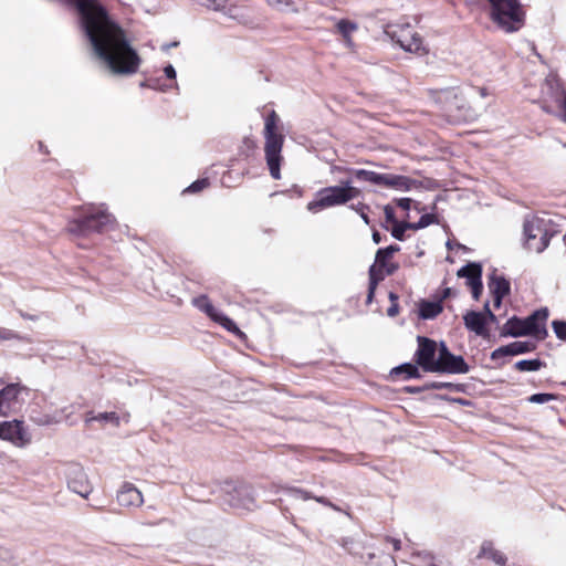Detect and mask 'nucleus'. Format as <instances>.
Returning <instances> with one entry per match:
<instances>
[{
  "label": "nucleus",
  "instance_id": "nucleus-1",
  "mask_svg": "<svg viewBox=\"0 0 566 566\" xmlns=\"http://www.w3.org/2000/svg\"><path fill=\"white\" fill-rule=\"evenodd\" d=\"M77 15V28L91 53L111 74L137 73L142 59L125 30L111 17L101 0H66Z\"/></svg>",
  "mask_w": 566,
  "mask_h": 566
},
{
  "label": "nucleus",
  "instance_id": "nucleus-2",
  "mask_svg": "<svg viewBox=\"0 0 566 566\" xmlns=\"http://www.w3.org/2000/svg\"><path fill=\"white\" fill-rule=\"evenodd\" d=\"M115 218L107 212L105 205H87L75 210V216L69 221L66 230L77 237L91 233H102L109 230Z\"/></svg>",
  "mask_w": 566,
  "mask_h": 566
},
{
  "label": "nucleus",
  "instance_id": "nucleus-3",
  "mask_svg": "<svg viewBox=\"0 0 566 566\" xmlns=\"http://www.w3.org/2000/svg\"><path fill=\"white\" fill-rule=\"evenodd\" d=\"M556 233L555 224L547 214H527L523 222V247L528 251L542 253Z\"/></svg>",
  "mask_w": 566,
  "mask_h": 566
},
{
  "label": "nucleus",
  "instance_id": "nucleus-4",
  "mask_svg": "<svg viewBox=\"0 0 566 566\" xmlns=\"http://www.w3.org/2000/svg\"><path fill=\"white\" fill-rule=\"evenodd\" d=\"M279 115L275 111L268 114L264 123V153L270 175L273 179L281 178V161L283 159L281 153L284 143V136L277 132Z\"/></svg>",
  "mask_w": 566,
  "mask_h": 566
},
{
  "label": "nucleus",
  "instance_id": "nucleus-5",
  "mask_svg": "<svg viewBox=\"0 0 566 566\" xmlns=\"http://www.w3.org/2000/svg\"><path fill=\"white\" fill-rule=\"evenodd\" d=\"M547 318L548 310L546 307L536 310L524 319L513 316L504 324L501 336L520 337L532 335L538 340H542L547 336V329L545 327Z\"/></svg>",
  "mask_w": 566,
  "mask_h": 566
},
{
  "label": "nucleus",
  "instance_id": "nucleus-6",
  "mask_svg": "<svg viewBox=\"0 0 566 566\" xmlns=\"http://www.w3.org/2000/svg\"><path fill=\"white\" fill-rule=\"evenodd\" d=\"M490 18L507 33L518 31L525 23V11L520 0H489Z\"/></svg>",
  "mask_w": 566,
  "mask_h": 566
},
{
  "label": "nucleus",
  "instance_id": "nucleus-7",
  "mask_svg": "<svg viewBox=\"0 0 566 566\" xmlns=\"http://www.w3.org/2000/svg\"><path fill=\"white\" fill-rule=\"evenodd\" d=\"M391 258V254L384 252V248L377 250L375 262L368 270L369 283L366 298L367 304L373 302L379 282H381L386 275H392L398 270V264L390 262Z\"/></svg>",
  "mask_w": 566,
  "mask_h": 566
},
{
  "label": "nucleus",
  "instance_id": "nucleus-8",
  "mask_svg": "<svg viewBox=\"0 0 566 566\" xmlns=\"http://www.w3.org/2000/svg\"><path fill=\"white\" fill-rule=\"evenodd\" d=\"M470 367L460 355H453L446 343L439 344V355L432 373L440 374H467Z\"/></svg>",
  "mask_w": 566,
  "mask_h": 566
},
{
  "label": "nucleus",
  "instance_id": "nucleus-9",
  "mask_svg": "<svg viewBox=\"0 0 566 566\" xmlns=\"http://www.w3.org/2000/svg\"><path fill=\"white\" fill-rule=\"evenodd\" d=\"M346 205L345 195L343 188L336 186H329L319 189L316 192V198L310 201L306 206L307 210L312 213H317L324 209H328L336 206Z\"/></svg>",
  "mask_w": 566,
  "mask_h": 566
},
{
  "label": "nucleus",
  "instance_id": "nucleus-10",
  "mask_svg": "<svg viewBox=\"0 0 566 566\" xmlns=\"http://www.w3.org/2000/svg\"><path fill=\"white\" fill-rule=\"evenodd\" d=\"M66 485L73 493L87 499L93 492V485L90 482L83 467L76 463L67 465L65 470Z\"/></svg>",
  "mask_w": 566,
  "mask_h": 566
},
{
  "label": "nucleus",
  "instance_id": "nucleus-11",
  "mask_svg": "<svg viewBox=\"0 0 566 566\" xmlns=\"http://www.w3.org/2000/svg\"><path fill=\"white\" fill-rule=\"evenodd\" d=\"M418 348L415 353V360L424 371L432 373L439 355V345L433 339L418 336Z\"/></svg>",
  "mask_w": 566,
  "mask_h": 566
},
{
  "label": "nucleus",
  "instance_id": "nucleus-12",
  "mask_svg": "<svg viewBox=\"0 0 566 566\" xmlns=\"http://www.w3.org/2000/svg\"><path fill=\"white\" fill-rule=\"evenodd\" d=\"M29 389L19 384H8L0 390V417H8L21 406L23 399L22 394H28Z\"/></svg>",
  "mask_w": 566,
  "mask_h": 566
},
{
  "label": "nucleus",
  "instance_id": "nucleus-13",
  "mask_svg": "<svg viewBox=\"0 0 566 566\" xmlns=\"http://www.w3.org/2000/svg\"><path fill=\"white\" fill-rule=\"evenodd\" d=\"M192 305L200 312H203L213 322L220 324L228 332L240 334V329L235 323L223 313L219 312L210 302L207 295H199L191 301Z\"/></svg>",
  "mask_w": 566,
  "mask_h": 566
},
{
  "label": "nucleus",
  "instance_id": "nucleus-14",
  "mask_svg": "<svg viewBox=\"0 0 566 566\" xmlns=\"http://www.w3.org/2000/svg\"><path fill=\"white\" fill-rule=\"evenodd\" d=\"M230 506L252 511L256 507L255 492L251 485L239 484L227 492L224 500Z\"/></svg>",
  "mask_w": 566,
  "mask_h": 566
},
{
  "label": "nucleus",
  "instance_id": "nucleus-15",
  "mask_svg": "<svg viewBox=\"0 0 566 566\" xmlns=\"http://www.w3.org/2000/svg\"><path fill=\"white\" fill-rule=\"evenodd\" d=\"M391 39L407 52L417 54L426 52L422 38L417 32H413L409 25L402 27L398 31H394Z\"/></svg>",
  "mask_w": 566,
  "mask_h": 566
},
{
  "label": "nucleus",
  "instance_id": "nucleus-16",
  "mask_svg": "<svg viewBox=\"0 0 566 566\" xmlns=\"http://www.w3.org/2000/svg\"><path fill=\"white\" fill-rule=\"evenodd\" d=\"M0 439L10 441L17 447H23L30 442V437L20 420L0 422Z\"/></svg>",
  "mask_w": 566,
  "mask_h": 566
},
{
  "label": "nucleus",
  "instance_id": "nucleus-17",
  "mask_svg": "<svg viewBox=\"0 0 566 566\" xmlns=\"http://www.w3.org/2000/svg\"><path fill=\"white\" fill-rule=\"evenodd\" d=\"M117 502L123 507H138L143 504L142 492L129 482H125L117 492Z\"/></svg>",
  "mask_w": 566,
  "mask_h": 566
},
{
  "label": "nucleus",
  "instance_id": "nucleus-18",
  "mask_svg": "<svg viewBox=\"0 0 566 566\" xmlns=\"http://www.w3.org/2000/svg\"><path fill=\"white\" fill-rule=\"evenodd\" d=\"M535 348H536V344L534 342L516 340V342H513L505 346H501V347L496 348L495 350H493L491 354V358L497 359L503 356L521 355V354L533 352Z\"/></svg>",
  "mask_w": 566,
  "mask_h": 566
},
{
  "label": "nucleus",
  "instance_id": "nucleus-19",
  "mask_svg": "<svg viewBox=\"0 0 566 566\" xmlns=\"http://www.w3.org/2000/svg\"><path fill=\"white\" fill-rule=\"evenodd\" d=\"M399 191H410L418 187V181L402 175L382 174L381 185Z\"/></svg>",
  "mask_w": 566,
  "mask_h": 566
},
{
  "label": "nucleus",
  "instance_id": "nucleus-20",
  "mask_svg": "<svg viewBox=\"0 0 566 566\" xmlns=\"http://www.w3.org/2000/svg\"><path fill=\"white\" fill-rule=\"evenodd\" d=\"M464 325L465 327L474 332L476 335L484 336L486 333L485 325H486V318L483 313L475 312V311H469L463 316Z\"/></svg>",
  "mask_w": 566,
  "mask_h": 566
},
{
  "label": "nucleus",
  "instance_id": "nucleus-21",
  "mask_svg": "<svg viewBox=\"0 0 566 566\" xmlns=\"http://www.w3.org/2000/svg\"><path fill=\"white\" fill-rule=\"evenodd\" d=\"M459 277H465L468 285L482 281V266L480 263L470 262L458 270Z\"/></svg>",
  "mask_w": 566,
  "mask_h": 566
},
{
  "label": "nucleus",
  "instance_id": "nucleus-22",
  "mask_svg": "<svg viewBox=\"0 0 566 566\" xmlns=\"http://www.w3.org/2000/svg\"><path fill=\"white\" fill-rule=\"evenodd\" d=\"M489 289L493 295L505 297L511 291V284L504 276L493 274L490 277Z\"/></svg>",
  "mask_w": 566,
  "mask_h": 566
},
{
  "label": "nucleus",
  "instance_id": "nucleus-23",
  "mask_svg": "<svg viewBox=\"0 0 566 566\" xmlns=\"http://www.w3.org/2000/svg\"><path fill=\"white\" fill-rule=\"evenodd\" d=\"M285 491L293 497L295 499H300V500H303V501H306V500H310V499H313L315 500L316 502L325 505V506H329V507H333L335 509V506L331 503V501L324 496H315L313 495L312 493L305 491V490H302V489H297V488H285Z\"/></svg>",
  "mask_w": 566,
  "mask_h": 566
},
{
  "label": "nucleus",
  "instance_id": "nucleus-24",
  "mask_svg": "<svg viewBox=\"0 0 566 566\" xmlns=\"http://www.w3.org/2000/svg\"><path fill=\"white\" fill-rule=\"evenodd\" d=\"M365 563L367 566H397L394 557L390 554L384 552L378 554L368 553Z\"/></svg>",
  "mask_w": 566,
  "mask_h": 566
},
{
  "label": "nucleus",
  "instance_id": "nucleus-25",
  "mask_svg": "<svg viewBox=\"0 0 566 566\" xmlns=\"http://www.w3.org/2000/svg\"><path fill=\"white\" fill-rule=\"evenodd\" d=\"M442 312L440 302L422 301L419 307V316L423 319H432Z\"/></svg>",
  "mask_w": 566,
  "mask_h": 566
},
{
  "label": "nucleus",
  "instance_id": "nucleus-26",
  "mask_svg": "<svg viewBox=\"0 0 566 566\" xmlns=\"http://www.w3.org/2000/svg\"><path fill=\"white\" fill-rule=\"evenodd\" d=\"M350 172L357 180L367 181L374 185H381L382 174L366 169H345Z\"/></svg>",
  "mask_w": 566,
  "mask_h": 566
},
{
  "label": "nucleus",
  "instance_id": "nucleus-27",
  "mask_svg": "<svg viewBox=\"0 0 566 566\" xmlns=\"http://www.w3.org/2000/svg\"><path fill=\"white\" fill-rule=\"evenodd\" d=\"M337 31L342 34L347 46H353L352 33L358 29L357 23L342 19L336 24Z\"/></svg>",
  "mask_w": 566,
  "mask_h": 566
},
{
  "label": "nucleus",
  "instance_id": "nucleus-28",
  "mask_svg": "<svg viewBox=\"0 0 566 566\" xmlns=\"http://www.w3.org/2000/svg\"><path fill=\"white\" fill-rule=\"evenodd\" d=\"M480 556L489 558L497 565H504L506 562L504 554L500 551H496L492 543H483Z\"/></svg>",
  "mask_w": 566,
  "mask_h": 566
},
{
  "label": "nucleus",
  "instance_id": "nucleus-29",
  "mask_svg": "<svg viewBox=\"0 0 566 566\" xmlns=\"http://www.w3.org/2000/svg\"><path fill=\"white\" fill-rule=\"evenodd\" d=\"M392 376L403 375V379L418 378L420 373L417 365L411 363H405L400 366L395 367L391 370Z\"/></svg>",
  "mask_w": 566,
  "mask_h": 566
},
{
  "label": "nucleus",
  "instance_id": "nucleus-30",
  "mask_svg": "<svg viewBox=\"0 0 566 566\" xmlns=\"http://www.w3.org/2000/svg\"><path fill=\"white\" fill-rule=\"evenodd\" d=\"M544 366L541 359H522L515 363V369L520 371H537Z\"/></svg>",
  "mask_w": 566,
  "mask_h": 566
},
{
  "label": "nucleus",
  "instance_id": "nucleus-31",
  "mask_svg": "<svg viewBox=\"0 0 566 566\" xmlns=\"http://www.w3.org/2000/svg\"><path fill=\"white\" fill-rule=\"evenodd\" d=\"M392 226L394 227L391 230V235L395 239L400 240V241L403 240L406 230H408V229L413 230V226L410 222H397Z\"/></svg>",
  "mask_w": 566,
  "mask_h": 566
},
{
  "label": "nucleus",
  "instance_id": "nucleus-32",
  "mask_svg": "<svg viewBox=\"0 0 566 566\" xmlns=\"http://www.w3.org/2000/svg\"><path fill=\"white\" fill-rule=\"evenodd\" d=\"M557 399V395L555 394H546V392H539L534 394L527 398V401L531 403H546L553 400Z\"/></svg>",
  "mask_w": 566,
  "mask_h": 566
},
{
  "label": "nucleus",
  "instance_id": "nucleus-33",
  "mask_svg": "<svg viewBox=\"0 0 566 566\" xmlns=\"http://www.w3.org/2000/svg\"><path fill=\"white\" fill-rule=\"evenodd\" d=\"M427 389H448L450 391H459L460 385L444 381H431L424 385Z\"/></svg>",
  "mask_w": 566,
  "mask_h": 566
},
{
  "label": "nucleus",
  "instance_id": "nucleus-34",
  "mask_svg": "<svg viewBox=\"0 0 566 566\" xmlns=\"http://www.w3.org/2000/svg\"><path fill=\"white\" fill-rule=\"evenodd\" d=\"M437 222L438 221H437V218L434 214L424 213L420 217L418 222L412 223V226H413V230H420V229L427 228L428 226H430L432 223H437Z\"/></svg>",
  "mask_w": 566,
  "mask_h": 566
},
{
  "label": "nucleus",
  "instance_id": "nucleus-35",
  "mask_svg": "<svg viewBox=\"0 0 566 566\" xmlns=\"http://www.w3.org/2000/svg\"><path fill=\"white\" fill-rule=\"evenodd\" d=\"M416 558L418 566H440L436 562L434 557L428 552L417 553Z\"/></svg>",
  "mask_w": 566,
  "mask_h": 566
},
{
  "label": "nucleus",
  "instance_id": "nucleus-36",
  "mask_svg": "<svg viewBox=\"0 0 566 566\" xmlns=\"http://www.w3.org/2000/svg\"><path fill=\"white\" fill-rule=\"evenodd\" d=\"M113 422L115 426L119 424V417L115 412H102L96 417L88 419V421Z\"/></svg>",
  "mask_w": 566,
  "mask_h": 566
},
{
  "label": "nucleus",
  "instance_id": "nucleus-37",
  "mask_svg": "<svg viewBox=\"0 0 566 566\" xmlns=\"http://www.w3.org/2000/svg\"><path fill=\"white\" fill-rule=\"evenodd\" d=\"M349 208L356 211L366 224L370 223V219L366 212L369 209L367 205L358 202L357 205H350Z\"/></svg>",
  "mask_w": 566,
  "mask_h": 566
},
{
  "label": "nucleus",
  "instance_id": "nucleus-38",
  "mask_svg": "<svg viewBox=\"0 0 566 566\" xmlns=\"http://www.w3.org/2000/svg\"><path fill=\"white\" fill-rule=\"evenodd\" d=\"M13 339L22 340L23 337L10 328L0 327V340H13Z\"/></svg>",
  "mask_w": 566,
  "mask_h": 566
},
{
  "label": "nucleus",
  "instance_id": "nucleus-39",
  "mask_svg": "<svg viewBox=\"0 0 566 566\" xmlns=\"http://www.w3.org/2000/svg\"><path fill=\"white\" fill-rule=\"evenodd\" d=\"M552 326L556 336L562 340H566V322L553 321Z\"/></svg>",
  "mask_w": 566,
  "mask_h": 566
},
{
  "label": "nucleus",
  "instance_id": "nucleus-40",
  "mask_svg": "<svg viewBox=\"0 0 566 566\" xmlns=\"http://www.w3.org/2000/svg\"><path fill=\"white\" fill-rule=\"evenodd\" d=\"M226 0H202L201 4L214 11H221L226 8Z\"/></svg>",
  "mask_w": 566,
  "mask_h": 566
},
{
  "label": "nucleus",
  "instance_id": "nucleus-41",
  "mask_svg": "<svg viewBox=\"0 0 566 566\" xmlns=\"http://www.w3.org/2000/svg\"><path fill=\"white\" fill-rule=\"evenodd\" d=\"M209 185L208 179H198L195 182H192L185 191L186 192H199L202 189H205Z\"/></svg>",
  "mask_w": 566,
  "mask_h": 566
},
{
  "label": "nucleus",
  "instance_id": "nucleus-42",
  "mask_svg": "<svg viewBox=\"0 0 566 566\" xmlns=\"http://www.w3.org/2000/svg\"><path fill=\"white\" fill-rule=\"evenodd\" d=\"M343 193L345 195V201L347 203L350 200L360 196V190L353 186V187L343 188Z\"/></svg>",
  "mask_w": 566,
  "mask_h": 566
},
{
  "label": "nucleus",
  "instance_id": "nucleus-43",
  "mask_svg": "<svg viewBox=\"0 0 566 566\" xmlns=\"http://www.w3.org/2000/svg\"><path fill=\"white\" fill-rule=\"evenodd\" d=\"M384 213H385V218H386L387 222H389L391 224H395L398 222L396 219V216H395V210L390 205H386L384 207Z\"/></svg>",
  "mask_w": 566,
  "mask_h": 566
},
{
  "label": "nucleus",
  "instance_id": "nucleus-44",
  "mask_svg": "<svg viewBox=\"0 0 566 566\" xmlns=\"http://www.w3.org/2000/svg\"><path fill=\"white\" fill-rule=\"evenodd\" d=\"M472 290V296L474 300H479L480 295L482 294V291H483V284H482V281L480 282H475L473 284H470L469 285Z\"/></svg>",
  "mask_w": 566,
  "mask_h": 566
},
{
  "label": "nucleus",
  "instance_id": "nucleus-45",
  "mask_svg": "<svg viewBox=\"0 0 566 566\" xmlns=\"http://www.w3.org/2000/svg\"><path fill=\"white\" fill-rule=\"evenodd\" d=\"M397 206L403 210H409L411 207L412 200L410 198H400L395 200Z\"/></svg>",
  "mask_w": 566,
  "mask_h": 566
},
{
  "label": "nucleus",
  "instance_id": "nucleus-46",
  "mask_svg": "<svg viewBox=\"0 0 566 566\" xmlns=\"http://www.w3.org/2000/svg\"><path fill=\"white\" fill-rule=\"evenodd\" d=\"M484 313L485 318H488L490 322L495 323L497 322V317L493 314V312L490 310L489 302L484 304Z\"/></svg>",
  "mask_w": 566,
  "mask_h": 566
},
{
  "label": "nucleus",
  "instance_id": "nucleus-47",
  "mask_svg": "<svg viewBox=\"0 0 566 566\" xmlns=\"http://www.w3.org/2000/svg\"><path fill=\"white\" fill-rule=\"evenodd\" d=\"M164 72H165V75L167 78H169V80L176 78V70L171 64H168L167 66H165Z\"/></svg>",
  "mask_w": 566,
  "mask_h": 566
},
{
  "label": "nucleus",
  "instance_id": "nucleus-48",
  "mask_svg": "<svg viewBox=\"0 0 566 566\" xmlns=\"http://www.w3.org/2000/svg\"><path fill=\"white\" fill-rule=\"evenodd\" d=\"M266 2L271 7H277L280 4H285V6H292L293 4L292 0H266Z\"/></svg>",
  "mask_w": 566,
  "mask_h": 566
},
{
  "label": "nucleus",
  "instance_id": "nucleus-49",
  "mask_svg": "<svg viewBox=\"0 0 566 566\" xmlns=\"http://www.w3.org/2000/svg\"><path fill=\"white\" fill-rule=\"evenodd\" d=\"M399 312V306L397 303H391V305L387 310V315L390 317H395Z\"/></svg>",
  "mask_w": 566,
  "mask_h": 566
},
{
  "label": "nucleus",
  "instance_id": "nucleus-50",
  "mask_svg": "<svg viewBox=\"0 0 566 566\" xmlns=\"http://www.w3.org/2000/svg\"><path fill=\"white\" fill-rule=\"evenodd\" d=\"M399 251H400V247L397 245V244H391V245H388V247L384 248V252L386 254L394 255L396 252H399Z\"/></svg>",
  "mask_w": 566,
  "mask_h": 566
},
{
  "label": "nucleus",
  "instance_id": "nucleus-51",
  "mask_svg": "<svg viewBox=\"0 0 566 566\" xmlns=\"http://www.w3.org/2000/svg\"><path fill=\"white\" fill-rule=\"evenodd\" d=\"M340 545L348 551V553H353L350 545H353V541L350 538H342Z\"/></svg>",
  "mask_w": 566,
  "mask_h": 566
},
{
  "label": "nucleus",
  "instance_id": "nucleus-52",
  "mask_svg": "<svg viewBox=\"0 0 566 566\" xmlns=\"http://www.w3.org/2000/svg\"><path fill=\"white\" fill-rule=\"evenodd\" d=\"M18 313L24 319L36 321L39 318L36 315L28 314V313L23 312L22 310H18Z\"/></svg>",
  "mask_w": 566,
  "mask_h": 566
},
{
  "label": "nucleus",
  "instance_id": "nucleus-53",
  "mask_svg": "<svg viewBox=\"0 0 566 566\" xmlns=\"http://www.w3.org/2000/svg\"><path fill=\"white\" fill-rule=\"evenodd\" d=\"M386 541L390 542L392 544L395 551H399L400 549V545H401L400 539L387 537Z\"/></svg>",
  "mask_w": 566,
  "mask_h": 566
},
{
  "label": "nucleus",
  "instance_id": "nucleus-54",
  "mask_svg": "<svg viewBox=\"0 0 566 566\" xmlns=\"http://www.w3.org/2000/svg\"><path fill=\"white\" fill-rule=\"evenodd\" d=\"M427 388L423 387H406V391L407 392H410V394H418V392H421L422 390H426Z\"/></svg>",
  "mask_w": 566,
  "mask_h": 566
},
{
  "label": "nucleus",
  "instance_id": "nucleus-55",
  "mask_svg": "<svg viewBox=\"0 0 566 566\" xmlns=\"http://www.w3.org/2000/svg\"><path fill=\"white\" fill-rule=\"evenodd\" d=\"M560 106L563 108V116L566 120V93L564 94L562 101H560Z\"/></svg>",
  "mask_w": 566,
  "mask_h": 566
},
{
  "label": "nucleus",
  "instance_id": "nucleus-56",
  "mask_svg": "<svg viewBox=\"0 0 566 566\" xmlns=\"http://www.w3.org/2000/svg\"><path fill=\"white\" fill-rule=\"evenodd\" d=\"M560 106L563 108V116L566 120V93L564 94L562 101H560Z\"/></svg>",
  "mask_w": 566,
  "mask_h": 566
},
{
  "label": "nucleus",
  "instance_id": "nucleus-57",
  "mask_svg": "<svg viewBox=\"0 0 566 566\" xmlns=\"http://www.w3.org/2000/svg\"><path fill=\"white\" fill-rule=\"evenodd\" d=\"M337 187H338V188L353 187V185H352V180H350V179L342 180V181H340V185H338Z\"/></svg>",
  "mask_w": 566,
  "mask_h": 566
},
{
  "label": "nucleus",
  "instance_id": "nucleus-58",
  "mask_svg": "<svg viewBox=\"0 0 566 566\" xmlns=\"http://www.w3.org/2000/svg\"><path fill=\"white\" fill-rule=\"evenodd\" d=\"M373 241H374L376 244L380 243V241H381V235H380V233H379L378 231H374V232H373Z\"/></svg>",
  "mask_w": 566,
  "mask_h": 566
},
{
  "label": "nucleus",
  "instance_id": "nucleus-59",
  "mask_svg": "<svg viewBox=\"0 0 566 566\" xmlns=\"http://www.w3.org/2000/svg\"><path fill=\"white\" fill-rule=\"evenodd\" d=\"M503 297H500L499 295H493V303L495 307H500L502 303Z\"/></svg>",
  "mask_w": 566,
  "mask_h": 566
},
{
  "label": "nucleus",
  "instance_id": "nucleus-60",
  "mask_svg": "<svg viewBox=\"0 0 566 566\" xmlns=\"http://www.w3.org/2000/svg\"><path fill=\"white\" fill-rule=\"evenodd\" d=\"M389 300L391 303H397L398 296L395 293L389 294Z\"/></svg>",
  "mask_w": 566,
  "mask_h": 566
},
{
  "label": "nucleus",
  "instance_id": "nucleus-61",
  "mask_svg": "<svg viewBox=\"0 0 566 566\" xmlns=\"http://www.w3.org/2000/svg\"><path fill=\"white\" fill-rule=\"evenodd\" d=\"M451 293V290L449 287H447L444 291H443V298L448 297Z\"/></svg>",
  "mask_w": 566,
  "mask_h": 566
},
{
  "label": "nucleus",
  "instance_id": "nucleus-62",
  "mask_svg": "<svg viewBox=\"0 0 566 566\" xmlns=\"http://www.w3.org/2000/svg\"><path fill=\"white\" fill-rule=\"evenodd\" d=\"M179 44V42H172L170 44L167 45V48H175Z\"/></svg>",
  "mask_w": 566,
  "mask_h": 566
},
{
  "label": "nucleus",
  "instance_id": "nucleus-63",
  "mask_svg": "<svg viewBox=\"0 0 566 566\" xmlns=\"http://www.w3.org/2000/svg\"><path fill=\"white\" fill-rule=\"evenodd\" d=\"M90 506H91L92 509H94V510H102V507H101V506H96V505H90Z\"/></svg>",
  "mask_w": 566,
  "mask_h": 566
},
{
  "label": "nucleus",
  "instance_id": "nucleus-64",
  "mask_svg": "<svg viewBox=\"0 0 566 566\" xmlns=\"http://www.w3.org/2000/svg\"><path fill=\"white\" fill-rule=\"evenodd\" d=\"M481 95L484 96L485 95V90L484 88H481Z\"/></svg>",
  "mask_w": 566,
  "mask_h": 566
}]
</instances>
